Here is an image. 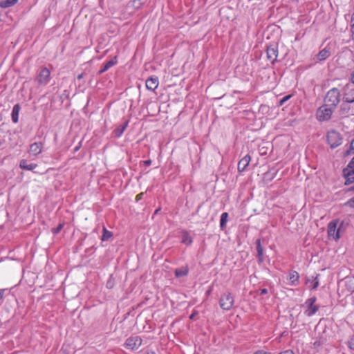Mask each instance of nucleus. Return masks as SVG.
Wrapping results in <instances>:
<instances>
[{
    "instance_id": "obj_11",
    "label": "nucleus",
    "mask_w": 354,
    "mask_h": 354,
    "mask_svg": "<svg viewBox=\"0 0 354 354\" xmlns=\"http://www.w3.org/2000/svg\"><path fill=\"white\" fill-rule=\"evenodd\" d=\"M278 56V48L276 46H270L267 48V57L273 64Z\"/></svg>"
},
{
    "instance_id": "obj_10",
    "label": "nucleus",
    "mask_w": 354,
    "mask_h": 354,
    "mask_svg": "<svg viewBox=\"0 0 354 354\" xmlns=\"http://www.w3.org/2000/svg\"><path fill=\"white\" fill-rule=\"evenodd\" d=\"M50 71L47 68H42L37 77L38 82L40 84H47L50 80Z\"/></svg>"
},
{
    "instance_id": "obj_24",
    "label": "nucleus",
    "mask_w": 354,
    "mask_h": 354,
    "mask_svg": "<svg viewBox=\"0 0 354 354\" xmlns=\"http://www.w3.org/2000/svg\"><path fill=\"white\" fill-rule=\"evenodd\" d=\"M299 274L296 271L292 270L289 273V280L292 285H296V283L299 280Z\"/></svg>"
},
{
    "instance_id": "obj_35",
    "label": "nucleus",
    "mask_w": 354,
    "mask_h": 354,
    "mask_svg": "<svg viewBox=\"0 0 354 354\" xmlns=\"http://www.w3.org/2000/svg\"><path fill=\"white\" fill-rule=\"evenodd\" d=\"M279 354H295V353L291 350H286V351H285L283 352H281V353H280Z\"/></svg>"
},
{
    "instance_id": "obj_18",
    "label": "nucleus",
    "mask_w": 354,
    "mask_h": 354,
    "mask_svg": "<svg viewBox=\"0 0 354 354\" xmlns=\"http://www.w3.org/2000/svg\"><path fill=\"white\" fill-rule=\"evenodd\" d=\"M127 127H128V122H125L123 124L117 127L113 131L115 136L117 138L120 137Z\"/></svg>"
},
{
    "instance_id": "obj_19",
    "label": "nucleus",
    "mask_w": 354,
    "mask_h": 354,
    "mask_svg": "<svg viewBox=\"0 0 354 354\" xmlns=\"http://www.w3.org/2000/svg\"><path fill=\"white\" fill-rule=\"evenodd\" d=\"M306 283L310 290H315L319 286V281L317 277H312V279H308Z\"/></svg>"
},
{
    "instance_id": "obj_1",
    "label": "nucleus",
    "mask_w": 354,
    "mask_h": 354,
    "mask_svg": "<svg viewBox=\"0 0 354 354\" xmlns=\"http://www.w3.org/2000/svg\"><path fill=\"white\" fill-rule=\"evenodd\" d=\"M344 222L339 219H335L328 224V236L329 238L337 241L340 238V230L343 227Z\"/></svg>"
},
{
    "instance_id": "obj_49",
    "label": "nucleus",
    "mask_w": 354,
    "mask_h": 354,
    "mask_svg": "<svg viewBox=\"0 0 354 354\" xmlns=\"http://www.w3.org/2000/svg\"><path fill=\"white\" fill-rule=\"evenodd\" d=\"M1 145V142H0V146Z\"/></svg>"
},
{
    "instance_id": "obj_34",
    "label": "nucleus",
    "mask_w": 354,
    "mask_h": 354,
    "mask_svg": "<svg viewBox=\"0 0 354 354\" xmlns=\"http://www.w3.org/2000/svg\"><path fill=\"white\" fill-rule=\"evenodd\" d=\"M62 227H63V225L59 224V226H58V227L55 230L54 232H55V234L58 233V232L61 230V229L62 228Z\"/></svg>"
},
{
    "instance_id": "obj_42",
    "label": "nucleus",
    "mask_w": 354,
    "mask_h": 354,
    "mask_svg": "<svg viewBox=\"0 0 354 354\" xmlns=\"http://www.w3.org/2000/svg\"><path fill=\"white\" fill-rule=\"evenodd\" d=\"M351 81L354 84V71L351 73Z\"/></svg>"
},
{
    "instance_id": "obj_40",
    "label": "nucleus",
    "mask_w": 354,
    "mask_h": 354,
    "mask_svg": "<svg viewBox=\"0 0 354 354\" xmlns=\"http://www.w3.org/2000/svg\"><path fill=\"white\" fill-rule=\"evenodd\" d=\"M348 165L351 166H354V157L351 159V160Z\"/></svg>"
},
{
    "instance_id": "obj_16",
    "label": "nucleus",
    "mask_w": 354,
    "mask_h": 354,
    "mask_svg": "<svg viewBox=\"0 0 354 354\" xmlns=\"http://www.w3.org/2000/svg\"><path fill=\"white\" fill-rule=\"evenodd\" d=\"M19 167L21 169L32 171L36 167H37V165L35 163H28L26 160H21L19 162Z\"/></svg>"
},
{
    "instance_id": "obj_25",
    "label": "nucleus",
    "mask_w": 354,
    "mask_h": 354,
    "mask_svg": "<svg viewBox=\"0 0 354 354\" xmlns=\"http://www.w3.org/2000/svg\"><path fill=\"white\" fill-rule=\"evenodd\" d=\"M256 243H257V250L259 259L260 261H263L262 257H263V250L261 245L260 239H257Z\"/></svg>"
},
{
    "instance_id": "obj_28",
    "label": "nucleus",
    "mask_w": 354,
    "mask_h": 354,
    "mask_svg": "<svg viewBox=\"0 0 354 354\" xmlns=\"http://www.w3.org/2000/svg\"><path fill=\"white\" fill-rule=\"evenodd\" d=\"M182 242L188 245L192 243V239L187 233H184Z\"/></svg>"
},
{
    "instance_id": "obj_29",
    "label": "nucleus",
    "mask_w": 354,
    "mask_h": 354,
    "mask_svg": "<svg viewBox=\"0 0 354 354\" xmlns=\"http://www.w3.org/2000/svg\"><path fill=\"white\" fill-rule=\"evenodd\" d=\"M354 153V138L352 140L350 145V149L346 152V155Z\"/></svg>"
},
{
    "instance_id": "obj_33",
    "label": "nucleus",
    "mask_w": 354,
    "mask_h": 354,
    "mask_svg": "<svg viewBox=\"0 0 354 354\" xmlns=\"http://www.w3.org/2000/svg\"><path fill=\"white\" fill-rule=\"evenodd\" d=\"M351 33H352V38H353V39L354 40V22H353V23H351Z\"/></svg>"
},
{
    "instance_id": "obj_3",
    "label": "nucleus",
    "mask_w": 354,
    "mask_h": 354,
    "mask_svg": "<svg viewBox=\"0 0 354 354\" xmlns=\"http://www.w3.org/2000/svg\"><path fill=\"white\" fill-rule=\"evenodd\" d=\"M335 108L330 106L326 104L320 106L316 113L317 118L319 121H327L330 119Z\"/></svg>"
},
{
    "instance_id": "obj_27",
    "label": "nucleus",
    "mask_w": 354,
    "mask_h": 354,
    "mask_svg": "<svg viewBox=\"0 0 354 354\" xmlns=\"http://www.w3.org/2000/svg\"><path fill=\"white\" fill-rule=\"evenodd\" d=\"M112 236H113L112 232L109 231L105 227H103V234H102V236L101 238V240L102 241H107Z\"/></svg>"
},
{
    "instance_id": "obj_14",
    "label": "nucleus",
    "mask_w": 354,
    "mask_h": 354,
    "mask_svg": "<svg viewBox=\"0 0 354 354\" xmlns=\"http://www.w3.org/2000/svg\"><path fill=\"white\" fill-rule=\"evenodd\" d=\"M251 160V157L249 154L245 155L244 157H243L238 163V170L239 172L244 171L248 165L250 164V162Z\"/></svg>"
},
{
    "instance_id": "obj_9",
    "label": "nucleus",
    "mask_w": 354,
    "mask_h": 354,
    "mask_svg": "<svg viewBox=\"0 0 354 354\" xmlns=\"http://www.w3.org/2000/svg\"><path fill=\"white\" fill-rule=\"evenodd\" d=\"M343 175L345 178V185H350L354 183V166L347 165L343 169Z\"/></svg>"
},
{
    "instance_id": "obj_22",
    "label": "nucleus",
    "mask_w": 354,
    "mask_h": 354,
    "mask_svg": "<svg viewBox=\"0 0 354 354\" xmlns=\"http://www.w3.org/2000/svg\"><path fill=\"white\" fill-rule=\"evenodd\" d=\"M188 274L187 267H183L178 268L175 270V275L176 277H185Z\"/></svg>"
},
{
    "instance_id": "obj_41",
    "label": "nucleus",
    "mask_w": 354,
    "mask_h": 354,
    "mask_svg": "<svg viewBox=\"0 0 354 354\" xmlns=\"http://www.w3.org/2000/svg\"><path fill=\"white\" fill-rule=\"evenodd\" d=\"M3 290H0V300L3 299Z\"/></svg>"
},
{
    "instance_id": "obj_47",
    "label": "nucleus",
    "mask_w": 354,
    "mask_h": 354,
    "mask_svg": "<svg viewBox=\"0 0 354 354\" xmlns=\"http://www.w3.org/2000/svg\"><path fill=\"white\" fill-rule=\"evenodd\" d=\"M351 190L354 191V186L351 188Z\"/></svg>"
},
{
    "instance_id": "obj_31",
    "label": "nucleus",
    "mask_w": 354,
    "mask_h": 354,
    "mask_svg": "<svg viewBox=\"0 0 354 354\" xmlns=\"http://www.w3.org/2000/svg\"><path fill=\"white\" fill-rule=\"evenodd\" d=\"M348 346L351 349L354 350V335L351 337L348 341Z\"/></svg>"
},
{
    "instance_id": "obj_39",
    "label": "nucleus",
    "mask_w": 354,
    "mask_h": 354,
    "mask_svg": "<svg viewBox=\"0 0 354 354\" xmlns=\"http://www.w3.org/2000/svg\"><path fill=\"white\" fill-rule=\"evenodd\" d=\"M151 161L150 160H145V161L144 162L145 165H147V166L150 165H151Z\"/></svg>"
},
{
    "instance_id": "obj_4",
    "label": "nucleus",
    "mask_w": 354,
    "mask_h": 354,
    "mask_svg": "<svg viewBox=\"0 0 354 354\" xmlns=\"http://www.w3.org/2000/svg\"><path fill=\"white\" fill-rule=\"evenodd\" d=\"M316 297H313L306 300L303 306L306 308L304 314L307 317H312L314 315L319 309V306L316 304Z\"/></svg>"
},
{
    "instance_id": "obj_23",
    "label": "nucleus",
    "mask_w": 354,
    "mask_h": 354,
    "mask_svg": "<svg viewBox=\"0 0 354 354\" xmlns=\"http://www.w3.org/2000/svg\"><path fill=\"white\" fill-rule=\"evenodd\" d=\"M18 0H3L0 1V7L7 8L14 6Z\"/></svg>"
},
{
    "instance_id": "obj_13",
    "label": "nucleus",
    "mask_w": 354,
    "mask_h": 354,
    "mask_svg": "<svg viewBox=\"0 0 354 354\" xmlns=\"http://www.w3.org/2000/svg\"><path fill=\"white\" fill-rule=\"evenodd\" d=\"M346 290L349 293L354 292V277H347L342 281Z\"/></svg>"
},
{
    "instance_id": "obj_8",
    "label": "nucleus",
    "mask_w": 354,
    "mask_h": 354,
    "mask_svg": "<svg viewBox=\"0 0 354 354\" xmlns=\"http://www.w3.org/2000/svg\"><path fill=\"white\" fill-rule=\"evenodd\" d=\"M343 100L348 103L354 102V87L346 84L344 88Z\"/></svg>"
},
{
    "instance_id": "obj_21",
    "label": "nucleus",
    "mask_w": 354,
    "mask_h": 354,
    "mask_svg": "<svg viewBox=\"0 0 354 354\" xmlns=\"http://www.w3.org/2000/svg\"><path fill=\"white\" fill-rule=\"evenodd\" d=\"M116 57H114L113 59L109 60L107 62L104 67L101 69L100 71V73H104L105 71H108L111 67L113 66L115 64H116Z\"/></svg>"
},
{
    "instance_id": "obj_48",
    "label": "nucleus",
    "mask_w": 354,
    "mask_h": 354,
    "mask_svg": "<svg viewBox=\"0 0 354 354\" xmlns=\"http://www.w3.org/2000/svg\"><path fill=\"white\" fill-rule=\"evenodd\" d=\"M193 317H194V315H192L190 316V319H192Z\"/></svg>"
},
{
    "instance_id": "obj_2",
    "label": "nucleus",
    "mask_w": 354,
    "mask_h": 354,
    "mask_svg": "<svg viewBox=\"0 0 354 354\" xmlns=\"http://www.w3.org/2000/svg\"><path fill=\"white\" fill-rule=\"evenodd\" d=\"M340 92L337 88L330 89L324 99L325 104L335 108L340 102Z\"/></svg>"
},
{
    "instance_id": "obj_38",
    "label": "nucleus",
    "mask_w": 354,
    "mask_h": 354,
    "mask_svg": "<svg viewBox=\"0 0 354 354\" xmlns=\"http://www.w3.org/2000/svg\"><path fill=\"white\" fill-rule=\"evenodd\" d=\"M268 293V290L266 288H263L261 290V295H265Z\"/></svg>"
},
{
    "instance_id": "obj_20",
    "label": "nucleus",
    "mask_w": 354,
    "mask_h": 354,
    "mask_svg": "<svg viewBox=\"0 0 354 354\" xmlns=\"http://www.w3.org/2000/svg\"><path fill=\"white\" fill-rule=\"evenodd\" d=\"M330 56V51L326 48H324L317 54V59L319 61H324Z\"/></svg>"
},
{
    "instance_id": "obj_44",
    "label": "nucleus",
    "mask_w": 354,
    "mask_h": 354,
    "mask_svg": "<svg viewBox=\"0 0 354 354\" xmlns=\"http://www.w3.org/2000/svg\"><path fill=\"white\" fill-rule=\"evenodd\" d=\"M82 77H83V74L82 73L78 75V76H77V79H79V80L82 79Z\"/></svg>"
},
{
    "instance_id": "obj_12",
    "label": "nucleus",
    "mask_w": 354,
    "mask_h": 354,
    "mask_svg": "<svg viewBox=\"0 0 354 354\" xmlns=\"http://www.w3.org/2000/svg\"><path fill=\"white\" fill-rule=\"evenodd\" d=\"M43 144L40 142H35L30 145L28 152L32 156H37L41 153Z\"/></svg>"
},
{
    "instance_id": "obj_45",
    "label": "nucleus",
    "mask_w": 354,
    "mask_h": 354,
    "mask_svg": "<svg viewBox=\"0 0 354 354\" xmlns=\"http://www.w3.org/2000/svg\"><path fill=\"white\" fill-rule=\"evenodd\" d=\"M353 22H354V12L353 13L352 17H351V23H353Z\"/></svg>"
},
{
    "instance_id": "obj_6",
    "label": "nucleus",
    "mask_w": 354,
    "mask_h": 354,
    "mask_svg": "<svg viewBox=\"0 0 354 354\" xmlns=\"http://www.w3.org/2000/svg\"><path fill=\"white\" fill-rule=\"evenodd\" d=\"M234 300L231 293L225 292L222 294L219 304L221 308L224 310H230L234 305Z\"/></svg>"
},
{
    "instance_id": "obj_43",
    "label": "nucleus",
    "mask_w": 354,
    "mask_h": 354,
    "mask_svg": "<svg viewBox=\"0 0 354 354\" xmlns=\"http://www.w3.org/2000/svg\"><path fill=\"white\" fill-rule=\"evenodd\" d=\"M314 344H315V346H320L321 342H320L319 341H315V343H314Z\"/></svg>"
},
{
    "instance_id": "obj_37",
    "label": "nucleus",
    "mask_w": 354,
    "mask_h": 354,
    "mask_svg": "<svg viewBox=\"0 0 354 354\" xmlns=\"http://www.w3.org/2000/svg\"><path fill=\"white\" fill-rule=\"evenodd\" d=\"M254 354H271L270 353L263 352L262 351H258Z\"/></svg>"
},
{
    "instance_id": "obj_15",
    "label": "nucleus",
    "mask_w": 354,
    "mask_h": 354,
    "mask_svg": "<svg viewBox=\"0 0 354 354\" xmlns=\"http://www.w3.org/2000/svg\"><path fill=\"white\" fill-rule=\"evenodd\" d=\"M159 81L157 77H151L146 80V88L150 91H155L158 86Z\"/></svg>"
},
{
    "instance_id": "obj_26",
    "label": "nucleus",
    "mask_w": 354,
    "mask_h": 354,
    "mask_svg": "<svg viewBox=\"0 0 354 354\" xmlns=\"http://www.w3.org/2000/svg\"><path fill=\"white\" fill-rule=\"evenodd\" d=\"M228 214L227 212L222 213L220 220V227L221 229H224L227 221Z\"/></svg>"
},
{
    "instance_id": "obj_7",
    "label": "nucleus",
    "mask_w": 354,
    "mask_h": 354,
    "mask_svg": "<svg viewBox=\"0 0 354 354\" xmlns=\"http://www.w3.org/2000/svg\"><path fill=\"white\" fill-rule=\"evenodd\" d=\"M142 340L139 336H131L127 339L124 347L129 350H137L142 345Z\"/></svg>"
},
{
    "instance_id": "obj_30",
    "label": "nucleus",
    "mask_w": 354,
    "mask_h": 354,
    "mask_svg": "<svg viewBox=\"0 0 354 354\" xmlns=\"http://www.w3.org/2000/svg\"><path fill=\"white\" fill-rule=\"evenodd\" d=\"M291 97L290 95H286L283 98H281L279 102V105L282 106L284 104V103L288 101Z\"/></svg>"
},
{
    "instance_id": "obj_46",
    "label": "nucleus",
    "mask_w": 354,
    "mask_h": 354,
    "mask_svg": "<svg viewBox=\"0 0 354 354\" xmlns=\"http://www.w3.org/2000/svg\"><path fill=\"white\" fill-rule=\"evenodd\" d=\"M106 286L109 288L111 287L110 282H107Z\"/></svg>"
},
{
    "instance_id": "obj_32",
    "label": "nucleus",
    "mask_w": 354,
    "mask_h": 354,
    "mask_svg": "<svg viewBox=\"0 0 354 354\" xmlns=\"http://www.w3.org/2000/svg\"><path fill=\"white\" fill-rule=\"evenodd\" d=\"M346 205L349 206L350 207L354 208V198H352L350 200H348L346 202Z\"/></svg>"
},
{
    "instance_id": "obj_36",
    "label": "nucleus",
    "mask_w": 354,
    "mask_h": 354,
    "mask_svg": "<svg viewBox=\"0 0 354 354\" xmlns=\"http://www.w3.org/2000/svg\"><path fill=\"white\" fill-rule=\"evenodd\" d=\"M144 195V193H140L136 196V201L141 200L142 198V196Z\"/></svg>"
},
{
    "instance_id": "obj_5",
    "label": "nucleus",
    "mask_w": 354,
    "mask_h": 354,
    "mask_svg": "<svg viewBox=\"0 0 354 354\" xmlns=\"http://www.w3.org/2000/svg\"><path fill=\"white\" fill-rule=\"evenodd\" d=\"M342 136L335 130L329 131L327 133V141L330 147L334 149L342 145Z\"/></svg>"
},
{
    "instance_id": "obj_17",
    "label": "nucleus",
    "mask_w": 354,
    "mask_h": 354,
    "mask_svg": "<svg viewBox=\"0 0 354 354\" xmlns=\"http://www.w3.org/2000/svg\"><path fill=\"white\" fill-rule=\"evenodd\" d=\"M21 107L19 104H16L12 110V120L14 123H17L19 121V114L20 111Z\"/></svg>"
}]
</instances>
